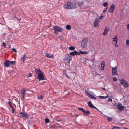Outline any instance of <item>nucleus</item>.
<instances>
[{"instance_id": "7c9ffc66", "label": "nucleus", "mask_w": 129, "mask_h": 129, "mask_svg": "<svg viewBox=\"0 0 129 129\" xmlns=\"http://www.w3.org/2000/svg\"><path fill=\"white\" fill-rule=\"evenodd\" d=\"M53 29L54 30V33L55 34H56V26H54V27H53Z\"/></svg>"}, {"instance_id": "412c9836", "label": "nucleus", "mask_w": 129, "mask_h": 129, "mask_svg": "<svg viewBox=\"0 0 129 129\" xmlns=\"http://www.w3.org/2000/svg\"><path fill=\"white\" fill-rule=\"evenodd\" d=\"M88 104L90 108H93L94 107L91 101L89 102L88 103Z\"/></svg>"}, {"instance_id": "9d476101", "label": "nucleus", "mask_w": 129, "mask_h": 129, "mask_svg": "<svg viewBox=\"0 0 129 129\" xmlns=\"http://www.w3.org/2000/svg\"><path fill=\"white\" fill-rule=\"evenodd\" d=\"M72 57L68 55V56L66 57L65 60L66 61H67L68 63L69 64L70 63V61L72 60Z\"/></svg>"}, {"instance_id": "bb28decb", "label": "nucleus", "mask_w": 129, "mask_h": 129, "mask_svg": "<svg viewBox=\"0 0 129 129\" xmlns=\"http://www.w3.org/2000/svg\"><path fill=\"white\" fill-rule=\"evenodd\" d=\"M83 3V1H81L79 2H78L77 3V5L78 6H80L82 5Z\"/></svg>"}, {"instance_id": "aec40b11", "label": "nucleus", "mask_w": 129, "mask_h": 129, "mask_svg": "<svg viewBox=\"0 0 129 129\" xmlns=\"http://www.w3.org/2000/svg\"><path fill=\"white\" fill-rule=\"evenodd\" d=\"M109 96L108 95H107L106 96H99V98L101 99H106Z\"/></svg>"}, {"instance_id": "09e8293b", "label": "nucleus", "mask_w": 129, "mask_h": 129, "mask_svg": "<svg viewBox=\"0 0 129 129\" xmlns=\"http://www.w3.org/2000/svg\"><path fill=\"white\" fill-rule=\"evenodd\" d=\"M93 108H95V109H96L97 110L99 111H100L99 110V109H98L96 107H95L94 106V107H93Z\"/></svg>"}, {"instance_id": "37998d69", "label": "nucleus", "mask_w": 129, "mask_h": 129, "mask_svg": "<svg viewBox=\"0 0 129 129\" xmlns=\"http://www.w3.org/2000/svg\"><path fill=\"white\" fill-rule=\"evenodd\" d=\"M12 108V113H13L15 112V109L13 107Z\"/></svg>"}, {"instance_id": "e433bc0d", "label": "nucleus", "mask_w": 129, "mask_h": 129, "mask_svg": "<svg viewBox=\"0 0 129 129\" xmlns=\"http://www.w3.org/2000/svg\"><path fill=\"white\" fill-rule=\"evenodd\" d=\"M126 44L127 46H129V40L127 39L126 40Z\"/></svg>"}, {"instance_id": "4468645a", "label": "nucleus", "mask_w": 129, "mask_h": 129, "mask_svg": "<svg viewBox=\"0 0 129 129\" xmlns=\"http://www.w3.org/2000/svg\"><path fill=\"white\" fill-rule=\"evenodd\" d=\"M101 67L102 68L101 70L102 71H103L104 70V67L105 66V62L104 61H102L101 64Z\"/></svg>"}, {"instance_id": "ea45409f", "label": "nucleus", "mask_w": 129, "mask_h": 129, "mask_svg": "<svg viewBox=\"0 0 129 129\" xmlns=\"http://www.w3.org/2000/svg\"><path fill=\"white\" fill-rule=\"evenodd\" d=\"M113 80L114 81H116L118 80V79L116 77H114L113 78Z\"/></svg>"}, {"instance_id": "473e14b6", "label": "nucleus", "mask_w": 129, "mask_h": 129, "mask_svg": "<svg viewBox=\"0 0 129 129\" xmlns=\"http://www.w3.org/2000/svg\"><path fill=\"white\" fill-rule=\"evenodd\" d=\"M45 122L47 123H48L49 122V119L46 118L45 120Z\"/></svg>"}, {"instance_id": "864d4df0", "label": "nucleus", "mask_w": 129, "mask_h": 129, "mask_svg": "<svg viewBox=\"0 0 129 129\" xmlns=\"http://www.w3.org/2000/svg\"><path fill=\"white\" fill-rule=\"evenodd\" d=\"M106 11H107V10H106V9H105V10H103V12H104L105 13V12Z\"/></svg>"}, {"instance_id": "423d86ee", "label": "nucleus", "mask_w": 129, "mask_h": 129, "mask_svg": "<svg viewBox=\"0 0 129 129\" xmlns=\"http://www.w3.org/2000/svg\"><path fill=\"white\" fill-rule=\"evenodd\" d=\"M38 79L39 81L45 80L43 73L42 72L38 74Z\"/></svg>"}, {"instance_id": "f03ea898", "label": "nucleus", "mask_w": 129, "mask_h": 129, "mask_svg": "<svg viewBox=\"0 0 129 129\" xmlns=\"http://www.w3.org/2000/svg\"><path fill=\"white\" fill-rule=\"evenodd\" d=\"M88 42V39L87 38H84L81 41V46L83 48H86L87 46V44Z\"/></svg>"}, {"instance_id": "b1692460", "label": "nucleus", "mask_w": 129, "mask_h": 129, "mask_svg": "<svg viewBox=\"0 0 129 129\" xmlns=\"http://www.w3.org/2000/svg\"><path fill=\"white\" fill-rule=\"evenodd\" d=\"M79 54H86L87 53V52L86 51H81V50H80L79 51Z\"/></svg>"}, {"instance_id": "c756f323", "label": "nucleus", "mask_w": 129, "mask_h": 129, "mask_svg": "<svg viewBox=\"0 0 129 129\" xmlns=\"http://www.w3.org/2000/svg\"><path fill=\"white\" fill-rule=\"evenodd\" d=\"M78 110H79L83 112H84V109L82 108H79L78 107Z\"/></svg>"}, {"instance_id": "ddd939ff", "label": "nucleus", "mask_w": 129, "mask_h": 129, "mask_svg": "<svg viewBox=\"0 0 129 129\" xmlns=\"http://www.w3.org/2000/svg\"><path fill=\"white\" fill-rule=\"evenodd\" d=\"M110 30V28L108 27H106L105 29L103 35H106Z\"/></svg>"}, {"instance_id": "7ed1b4c3", "label": "nucleus", "mask_w": 129, "mask_h": 129, "mask_svg": "<svg viewBox=\"0 0 129 129\" xmlns=\"http://www.w3.org/2000/svg\"><path fill=\"white\" fill-rule=\"evenodd\" d=\"M120 83L123 87H128V84L126 82V81L124 79H122L120 81Z\"/></svg>"}, {"instance_id": "72a5a7b5", "label": "nucleus", "mask_w": 129, "mask_h": 129, "mask_svg": "<svg viewBox=\"0 0 129 129\" xmlns=\"http://www.w3.org/2000/svg\"><path fill=\"white\" fill-rule=\"evenodd\" d=\"M90 98L93 99L94 100H95L96 99V97H95L94 95H92Z\"/></svg>"}, {"instance_id": "dca6fc26", "label": "nucleus", "mask_w": 129, "mask_h": 129, "mask_svg": "<svg viewBox=\"0 0 129 129\" xmlns=\"http://www.w3.org/2000/svg\"><path fill=\"white\" fill-rule=\"evenodd\" d=\"M21 95L23 99L24 98V96L25 94V90L23 89L21 91Z\"/></svg>"}, {"instance_id": "f8f14e48", "label": "nucleus", "mask_w": 129, "mask_h": 129, "mask_svg": "<svg viewBox=\"0 0 129 129\" xmlns=\"http://www.w3.org/2000/svg\"><path fill=\"white\" fill-rule=\"evenodd\" d=\"M70 55L74 56L75 55H79V52H78L76 50L71 52L69 53Z\"/></svg>"}, {"instance_id": "13d9d810", "label": "nucleus", "mask_w": 129, "mask_h": 129, "mask_svg": "<svg viewBox=\"0 0 129 129\" xmlns=\"http://www.w3.org/2000/svg\"><path fill=\"white\" fill-rule=\"evenodd\" d=\"M103 90H105V88H103Z\"/></svg>"}, {"instance_id": "5701e85b", "label": "nucleus", "mask_w": 129, "mask_h": 129, "mask_svg": "<svg viewBox=\"0 0 129 129\" xmlns=\"http://www.w3.org/2000/svg\"><path fill=\"white\" fill-rule=\"evenodd\" d=\"M44 98V97L42 96V95H38V99L41 100H43V99Z\"/></svg>"}, {"instance_id": "1a4fd4ad", "label": "nucleus", "mask_w": 129, "mask_h": 129, "mask_svg": "<svg viewBox=\"0 0 129 129\" xmlns=\"http://www.w3.org/2000/svg\"><path fill=\"white\" fill-rule=\"evenodd\" d=\"M112 74L113 75H117V67H115L114 68H112Z\"/></svg>"}, {"instance_id": "2f4dec72", "label": "nucleus", "mask_w": 129, "mask_h": 129, "mask_svg": "<svg viewBox=\"0 0 129 129\" xmlns=\"http://www.w3.org/2000/svg\"><path fill=\"white\" fill-rule=\"evenodd\" d=\"M84 113H85L86 114H89L90 113V112L89 111H85V110L84 112Z\"/></svg>"}, {"instance_id": "39448f33", "label": "nucleus", "mask_w": 129, "mask_h": 129, "mask_svg": "<svg viewBox=\"0 0 129 129\" xmlns=\"http://www.w3.org/2000/svg\"><path fill=\"white\" fill-rule=\"evenodd\" d=\"M99 19L98 18H96L95 20L94 21L93 23V25L95 27H96L100 25L99 22H100Z\"/></svg>"}, {"instance_id": "a18cd8bd", "label": "nucleus", "mask_w": 129, "mask_h": 129, "mask_svg": "<svg viewBox=\"0 0 129 129\" xmlns=\"http://www.w3.org/2000/svg\"><path fill=\"white\" fill-rule=\"evenodd\" d=\"M85 92L87 95L89 93L88 91L86 90H85Z\"/></svg>"}, {"instance_id": "49530a36", "label": "nucleus", "mask_w": 129, "mask_h": 129, "mask_svg": "<svg viewBox=\"0 0 129 129\" xmlns=\"http://www.w3.org/2000/svg\"><path fill=\"white\" fill-rule=\"evenodd\" d=\"M12 50L13 51L15 52H16L17 51V50L15 48H13Z\"/></svg>"}, {"instance_id": "a211bd4d", "label": "nucleus", "mask_w": 129, "mask_h": 129, "mask_svg": "<svg viewBox=\"0 0 129 129\" xmlns=\"http://www.w3.org/2000/svg\"><path fill=\"white\" fill-rule=\"evenodd\" d=\"M62 31V28L59 26H57V32L61 33Z\"/></svg>"}, {"instance_id": "f257e3e1", "label": "nucleus", "mask_w": 129, "mask_h": 129, "mask_svg": "<svg viewBox=\"0 0 129 129\" xmlns=\"http://www.w3.org/2000/svg\"><path fill=\"white\" fill-rule=\"evenodd\" d=\"M63 6L65 9H75L76 5L74 3L68 2L65 3Z\"/></svg>"}, {"instance_id": "8fccbe9b", "label": "nucleus", "mask_w": 129, "mask_h": 129, "mask_svg": "<svg viewBox=\"0 0 129 129\" xmlns=\"http://www.w3.org/2000/svg\"><path fill=\"white\" fill-rule=\"evenodd\" d=\"M9 106H10V107L11 108H12L13 107L12 106V104L9 105Z\"/></svg>"}, {"instance_id": "393cba45", "label": "nucleus", "mask_w": 129, "mask_h": 129, "mask_svg": "<svg viewBox=\"0 0 129 129\" xmlns=\"http://www.w3.org/2000/svg\"><path fill=\"white\" fill-rule=\"evenodd\" d=\"M16 61H10L9 63L10 65H14L15 64Z\"/></svg>"}, {"instance_id": "6e6552de", "label": "nucleus", "mask_w": 129, "mask_h": 129, "mask_svg": "<svg viewBox=\"0 0 129 129\" xmlns=\"http://www.w3.org/2000/svg\"><path fill=\"white\" fill-rule=\"evenodd\" d=\"M117 109L120 111L122 110L124 108L122 104L120 103H119L116 106Z\"/></svg>"}, {"instance_id": "3c124183", "label": "nucleus", "mask_w": 129, "mask_h": 129, "mask_svg": "<svg viewBox=\"0 0 129 129\" xmlns=\"http://www.w3.org/2000/svg\"><path fill=\"white\" fill-rule=\"evenodd\" d=\"M8 104H9V105L12 104H11V102L10 101H9V102H8Z\"/></svg>"}, {"instance_id": "a878e982", "label": "nucleus", "mask_w": 129, "mask_h": 129, "mask_svg": "<svg viewBox=\"0 0 129 129\" xmlns=\"http://www.w3.org/2000/svg\"><path fill=\"white\" fill-rule=\"evenodd\" d=\"M69 49L71 50H73L75 49V47L74 46H71L69 47Z\"/></svg>"}, {"instance_id": "c03bdc74", "label": "nucleus", "mask_w": 129, "mask_h": 129, "mask_svg": "<svg viewBox=\"0 0 129 129\" xmlns=\"http://www.w3.org/2000/svg\"><path fill=\"white\" fill-rule=\"evenodd\" d=\"M90 98V97L92 95V94H90L89 93L87 95Z\"/></svg>"}, {"instance_id": "4be33fe9", "label": "nucleus", "mask_w": 129, "mask_h": 129, "mask_svg": "<svg viewBox=\"0 0 129 129\" xmlns=\"http://www.w3.org/2000/svg\"><path fill=\"white\" fill-rule=\"evenodd\" d=\"M26 56L24 55L23 56L21 57V61L22 62H24L25 61V58Z\"/></svg>"}, {"instance_id": "0eeeda50", "label": "nucleus", "mask_w": 129, "mask_h": 129, "mask_svg": "<svg viewBox=\"0 0 129 129\" xmlns=\"http://www.w3.org/2000/svg\"><path fill=\"white\" fill-rule=\"evenodd\" d=\"M117 39V36H115V37L113 38V45H114L116 47H118L117 43L118 42Z\"/></svg>"}, {"instance_id": "c9c22d12", "label": "nucleus", "mask_w": 129, "mask_h": 129, "mask_svg": "<svg viewBox=\"0 0 129 129\" xmlns=\"http://www.w3.org/2000/svg\"><path fill=\"white\" fill-rule=\"evenodd\" d=\"M108 5V4L107 2H105L103 4V6L105 7H106Z\"/></svg>"}, {"instance_id": "5fc2aeb1", "label": "nucleus", "mask_w": 129, "mask_h": 129, "mask_svg": "<svg viewBox=\"0 0 129 129\" xmlns=\"http://www.w3.org/2000/svg\"><path fill=\"white\" fill-rule=\"evenodd\" d=\"M63 71L64 73L65 74V73H66V71L64 70H63Z\"/></svg>"}, {"instance_id": "bf43d9fd", "label": "nucleus", "mask_w": 129, "mask_h": 129, "mask_svg": "<svg viewBox=\"0 0 129 129\" xmlns=\"http://www.w3.org/2000/svg\"><path fill=\"white\" fill-rule=\"evenodd\" d=\"M108 8V7H107L106 8V10H107Z\"/></svg>"}, {"instance_id": "a19ab883", "label": "nucleus", "mask_w": 129, "mask_h": 129, "mask_svg": "<svg viewBox=\"0 0 129 129\" xmlns=\"http://www.w3.org/2000/svg\"><path fill=\"white\" fill-rule=\"evenodd\" d=\"M104 17V16L103 15L101 16L99 18H98V19H99V21H100V19H103V18Z\"/></svg>"}, {"instance_id": "4c0bfd02", "label": "nucleus", "mask_w": 129, "mask_h": 129, "mask_svg": "<svg viewBox=\"0 0 129 129\" xmlns=\"http://www.w3.org/2000/svg\"><path fill=\"white\" fill-rule=\"evenodd\" d=\"M112 101V100L111 99L109 98L107 100V102H111Z\"/></svg>"}, {"instance_id": "c85d7f7f", "label": "nucleus", "mask_w": 129, "mask_h": 129, "mask_svg": "<svg viewBox=\"0 0 129 129\" xmlns=\"http://www.w3.org/2000/svg\"><path fill=\"white\" fill-rule=\"evenodd\" d=\"M59 38L62 41H64L65 40V39L63 36H59Z\"/></svg>"}, {"instance_id": "79ce46f5", "label": "nucleus", "mask_w": 129, "mask_h": 129, "mask_svg": "<svg viewBox=\"0 0 129 129\" xmlns=\"http://www.w3.org/2000/svg\"><path fill=\"white\" fill-rule=\"evenodd\" d=\"M115 128H116V129H118L119 128V127H116V126H113L112 129H114Z\"/></svg>"}, {"instance_id": "20e7f679", "label": "nucleus", "mask_w": 129, "mask_h": 129, "mask_svg": "<svg viewBox=\"0 0 129 129\" xmlns=\"http://www.w3.org/2000/svg\"><path fill=\"white\" fill-rule=\"evenodd\" d=\"M19 117L23 118H28L29 117V115L25 112H21L19 113Z\"/></svg>"}, {"instance_id": "6ab92c4d", "label": "nucleus", "mask_w": 129, "mask_h": 129, "mask_svg": "<svg viewBox=\"0 0 129 129\" xmlns=\"http://www.w3.org/2000/svg\"><path fill=\"white\" fill-rule=\"evenodd\" d=\"M35 70L36 73L37 74H38L39 73H40L42 72L40 70V69L39 68L36 69H35Z\"/></svg>"}, {"instance_id": "2eb2a0df", "label": "nucleus", "mask_w": 129, "mask_h": 129, "mask_svg": "<svg viewBox=\"0 0 129 129\" xmlns=\"http://www.w3.org/2000/svg\"><path fill=\"white\" fill-rule=\"evenodd\" d=\"M46 56L48 58H53L54 57V55L53 54H49V53H46L45 54Z\"/></svg>"}, {"instance_id": "6e6d98bb", "label": "nucleus", "mask_w": 129, "mask_h": 129, "mask_svg": "<svg viewBox=\"0 0 129 129\" xmlns=\"http://www.w3.org/2000/svg\"><path fill=\"white\" fill-rule=\"evenodd\" d=\"M32 75V74H29V77H31Z\"/></svg>"}, {"instance_id": "de8ad7c7", "label": "nucleus", "mask_w": 129, "mask_h": 129, "mask_svg": "<svg viewBox=\"0 0 129 129\" xmlns=\"http://www.w3.org/2000/svg\"><path fill=\"white\" fill-rule=\"evenodd\" d=\"M127 29L128 30H129V24H127Z\"/></svg>"}, {"instance_id": "603ef678", "label": "nucleus", "mask_w": 129, "mask_h": 129, "mask_svg": "<svg viewBox=\"0 0 129 129\" xmlns=\"http://www.w3.org/2000/svg\"><path fill=\"white\" fill-rule=\"evenodd\" d=\"M65 75L66 76L68 77V78H69L70 77L67 75L66 74V73H65Z\"/></svg>"}, {"instance_id": "9b49d317", "label": "nucleus", "mask_w": 129, "mask_h": 129, "mask_svg": "<svg viewBox=\"0 0 129 129\" xmlns=\"http://www.w3.org/2000/svg\"><path fill=\"white\" fill-rule=\"evenodd\" d=\"M115 5L114 4H112L109 10V12H110L113 13V12L114 8Z\"/></svg>"}, {"instance_id": "cd10ccee", "label": "nucleus", "mask_w": 129, "mask_h": 129, "mask_svg": "<svg viewBox=\"0 0 129 129\" xmlns=\"http://www.w3.org/2000/svg\"><path fill=\"white\" fill-rule=\"evenodd\" d=\"M66 28L67 29L69 30L70 29L71 26L69 25H67L66 26Z\"/></svg>"}, {"instance_id": "f704fd0d", "label": "nucleus", "mask_w": 129, "mask_h": 129, "mask_svg": "<svg viewBox=\"0 0 129 129\" xmlns=\"http://www.w3.org/2000/svg\"><path fill=\"white\" fill-rule=\"evenodd\" d=\"M107 118H108V121H111L112 119V118L109 117V116H107Z\"/></svg>"}, {"instance_id": "f3484780", "label": "nucleus", "mask_w": 129, "mask_h": 129, "mask_svg": "<svg viewBox=\"0 0 129 129\" xmlns=\"http://www.w3.org/2000/svg\"><path fill=\"white\" fill-rule=\"evenodd\" d=\"M10 61L8 60H7L4 63V65L5 66L8 67L10 65Z\"/></svg>"}, {"instance_id": "4d7b16f0", "label": "nucleus", "mask_w": 129, "mask_h": 129, "mask_svg": "<svg viewBox=\"0 0 129 129\" xmlns=\"http://www.w3.org/2000/svg\"><path fill=\"white\" fill-rule=\"evenodd\" d=\"M124 129H128V128H126L125 127H124Z\"/></svg>"}, {"instance_id": "58836bf2", "label": "nucleus", "mask_w": 129, "mask_h": 129, "mask_svg": "<svg viewBox=\"0 0 129 129\" xmlns=\"http://www.w3.org/2000/svg\"><path fill=\"white\" fill-rule=\"evenodd\" d=\"M2 46H3L5 48L6 47V44L5 43V42H3V43H2Z\"/></svg>"}]
</instances>
